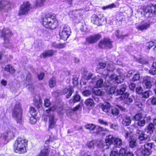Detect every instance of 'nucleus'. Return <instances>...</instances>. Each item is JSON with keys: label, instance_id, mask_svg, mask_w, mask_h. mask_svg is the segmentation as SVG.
Returning a JSON list of instances; mask_svg holds the SVG:
<instances>
[{"label": "nucleus", "instance_id": "1", "mask_svg": "<svg viewBox=\"0 0 156 156\" xmlns=\"http://www.w3.org/2000/svg\"><path fill=\"white\" fill-rule=\"evenodd\" d=\"M43 24L47 28L55 29L58 25V21L55 14H48L42 19Z\"/></svg>", "mask_w": 156, "mask_h": 156}, {"label": "nucleus", "instance_id": "2", "mask_svg": "<svg viewBox=\"0 0 156 156\" xmlns=\"http://www.w3.org/2000/svg\"><path fill=\"white\" fill-rule=\"evenodd\" d=\"M56 108L55 105H53L49 109L46 110V112L48 114L45 115L43 116L44 120L46 121L47 119V117L49 119L48 129H53L56 126V122L57 119L55 118V114L53 113H50L51 111H55Z\"/></svg>", "mask_w": 156, "mask_h": 156}, {"label": "nucleus", "instance_id": "3", "mask_svg": "<svg viewBox=\"0 0 156 156\" xmlns=\"http://www.w3.org/2000/svg\"><path fill=\"white\" fill-rule=\"evenodd\" d=\"M28 140L23 138H18L14 144V150L16 153L20 154L26 153Z\"/></svg>", "mask_w": 156, "mask_h": 156}, {"label": "nucleus", "instance_id": "4", "mask_svg": "<svg viewBox=\"0 0 156 156\" xmlns=\"http://www.w3.org/2000/svg\"><path fill=\"white\" fill-rule=\"evenodd\" d=\"M12 117L17 123H20L21 122L22 109L19 102L16 103L12 109Z\"/></svg>", "mask_w": 156, "mask_h": 156}, {"label": "nucleus", "instance_id": "5", "mask_svg": "<svg viewBox=\"0 0 156 156\" xmlns=\"http://www.w3.org/2000/svg\"><path fill=\"white\" fill-rule=\"evenodd\" d=\"M115 140V138L112 135H109L106 137L105 142L100 141L98 144V146L104 151L105 150L108 148L111 144L114 143Z\"/></svg>", "mask_w": 156, "mask_h": 156}, {"label": "nucleus", "instance_id": "6", "mask_svg": "<svg viewBox=\"0 0 156 156\" xmlns=\"http://www.w3.org/2000/svg\"><path fill=\"white\" fill-rule=\"evenodd\" d=\"M12 34L10 30L8 28H4L0 30V35L1 37H3L5 41L4 44L5 47L10 48L11 47V44L9 43V37Z\"/></svg>", "mask_w": 156, "mask_h": 156}, {"label": "nucleus", "instance_id": "7", "mask_svg": "<svg viewBox=\"0 0 156 156\" xmlns=\"http://www.w3.org/2000/svg\"><path fill=\"white\" fill-rule=\"evenodd\" d=\"M59 34L60 39L66 40L71 35V32L70 27L68 25L65 24L62 26Z\"/></svg>", "mask_w": 156, "mask_h": 156}, {"label": "nucleus", "instance_id": "8", "mask_svg": "<svg viewBox=\"0 0 156 156\" xmlns=\"http://www.w3.org/2000/svg\"><path fill=\"white\" fill-rule=\"evenodd\" d=\"M143 11L144 16L147 18L151 17L155 15V7L153 5H148L143 8Z\"/></svg>", "mask_w": 156, "mask_h": 156}, {"label": "nucleus", "instance_id": "9", "mask_svg": "<svg viewBox=\"0 0 156 156\" xmlns=\"http://www.w3.org/2000/svg\"><path fill=\"white\" fill-rule=\"evenodd\" d=\"M101 35L98 34L90 36L86 38V41L84 43V44H86L95 43L101 38Z\"/></svg>", "mask_w": 156, "mask_h": 156}, {"label": "nucleus", "instance_id": "10", "mask_svg": "<svg viewBox=\"0 0 156 156\" xmlns=\"http://www.w3.org/2000/svg\"><path fill=\"white\" fill-rule=\"evenodd\" d=\"M112 42L109 38H105L99 42L98 46L101 48H110L112 47Z\"/></svg>", "mask_w": 156, "mask_h": 156}, {"label": "nucleus", "instance_id": "11", "mask_svg": "<svg viewBox=\"0 0 156 156\" xmlns=\"http://www.w3.org/2000/svg\"><path fill=\"white\" fill-rule=\"evenodd\" d=\"M152 143H147L145 144L142 147L141 151L142 154L144 156H148L152 153L151 149L153 145Z\"/></svg>", "mask_w": 156, "mask_h": 156}, {"label": "nucleus", "instance_id": "12", "mask_svg": "<svg viewBox=\"0 0 156 156\" xmlns=\"http://www.w3.org/2000/svg\"><path fill=\"white\" fill-rule=\"evenodd\" d=\"M136 135L138 139L141 141H145L148 138L150 137V134H145L142 130L139 129L136 130Z\"/></svg>", "mask_w": 156, "mask_h": 156}, {"label": "nucleus", "instance_id": "13", "mask_svg": "<svg viewBox=\"0 0 156 156\" xmlns=\"http://www.w3.org/2000/svg\"><path fill=\"white\" fill-rule=\"evenodd\" d=\"M30 4L29 2H24L23 4L21 6L19 14L24 15L27 13L30 9Z\"/></svg>", "mask_w": 156, "mask_h": 156}, {"label": "nucleus", "instance_id": "14", "mask_svg": "<svg viewBox=\"0 0 156 156\" xmlns=\"http://www.w3.org/2000/svg\"><path fill=\"white\" fill-rule=\"evenodd\" d=\"M116 107L111 108L110 113L108 115H113L114 116L117 115H119V109L121 110L124 111L126 110L125 108L124 107L119 105H117Z\"/></svg>", "mask_w": 156, "mask_h": 156}, {"label": "nucleus", "instance_id": "15", "mask_svg": "<svg viewBox=\"0 0 156 156\" xmlns=\"http://www.w3.org/2000/svg\"><path fill=\"white\" fill-rule=\"evenodd\" d=\"M10 4L9 2L5 0L0 1V12L5 11L9 8Z\"/></svg>", "mask_w": 156, "mask_h": 156}, {"label": "nucleus", "instance_id": "16", "mask_svg": "<svg viewBox=\"0 0 156 156\" xmlns=\"http://www.w3.org/2000/svg\"><path fill=\"white\" fill-rule=\"evenodd\" d=\"M74 91L72 87L70 86H68L62 90V93L63 94H65L68 93V94L66 96V98L68 99L70 97L72 93L74 92Z\"/></svg>", "mask_w": 156, "mask_h": 156}, {"label": "nucleus", "instance_id": "17", "mask_svg": "<svg viewBox=\"0 0 156 156\" xmlns=\"http://www.w3.org/2000/svg\"><path fill=\"white\" fill-rule=\"evenodd\" d=\"M56 51L52 50H48L44 51L40 55L41 58H45L46 57H50L54 55Z\"/></svg>", "mask_w": 156, "mask_h": 156}, {"label": "nucleus", "instance_id": "18", "mask_svg": "<svg viewBox=\"0 0 156 156\" xmlns=\"http://www.w3.org/2000/svg\"><path fill=\"white\" fill-rule=\"evenodd\" d=\"M91 21L94 24L100 26L101 25L102 21L101 18L97 15L94 14L91 18Z\"/></svg>", "mask_w": 156, "mask_h": 156}, {"label": "nucleus", "instance_id": "19", "mask_svg": "<svg viewBox=\"0 0 156 156\" xmlns=\"http://www.w3.org/2000/svg\"><path fill=\"white\" fill-rule=\"evenodd\" d=\"M101 108L102 111L104 112L109 114L111 108L110 104L107 102L102 104Z\"/></svg>", "mask_w": 156, "mask_h": 156}, {"label": "nucleus", "instance_id": "20", "mask_svg": "<svg viewBox=\"0 0 156 156\" xmlns=\"http://www.w3.org/2000/svg\"><path fill=\"white\" fill-rule=\"evenodd\" d=\"M110 78L111 79L114 80L118 83L123 82L124 80V79L122 76H117L114 74H112L110 76Z\"/></svg>", "mask_w": 156, "mask_h": 156}, {"label": "nucleus", "instance_id": "21", "mask_svg": "<svg viewBox=\"0 0 156 156\" xmlns=\"http://www.w3.org/2000/svg\"><path fill=\"white\" fill-rule=\"evenodd\" d=\"M15 131V129L14 130L12 129V130H10L8 131L6 133L2 135V137L5 139H6L8 138H12L14 136Z\"/></svg>", "mask_w": 156, "mask_h": 156}, {"label": "nucleus", "instance_id": "22", "mask_svg": "<svg viewBox=\"0 0 156 156\" xmlns=\"http://www.w3.org/2000/svg\"><path fill=\"white\" fill-rule=\"evenodd\" d=\"M114 70V67L112 63H109L108 64L106 70L104 71L103 73V75L105 76L108 75V73L109 72L113 71Z\"/></svg>", "mask_w": 156, "mask_h": 156}, {"label": "nucleus", "instance_id": "23", "mask_svg": "<svg viewBox=\"0 0 156 156\" xmlns=\"http://www.w3.org/2000/svg\"><path fill=\"white\" fill-rule=\"evenodd\" d=\"M127 86L125 84H123L121 85L119 89H117L116 90V95H122L125 93L124 92L126 91Z\"/></svg>", "mask_w": 156, "mask_h": 156}, {"label": "nucleus", "instance_id": "24", "mask_svg": "<svg viewBox=\"0 0 156 156\" xmlns=\"http://www.w3.org/2000/svg\"><path fill=\"white\" fill-rule=\"evenodd\" d=\"M127 86L125 84H123L121 85L119 89H117L116 90V95H122L125 93L124 92L126 91Z\"/></svg>", "mask_w": 156, "mask_h": 156}, {"label": "nucleus", "instance_id": "25", "mask_svg": "<svg viewBox=\"0 0 156 156\" xmlns=\"http://www.w3.org/2000/svg\"><path fill=\"white\" fill-rule=\"evenodd\" d=\"M129 93L126 92L121 96V97L122 100L125 99L126 101V103L127 104H129V103L133 102V99L130 97H129Z\"/></svg>", "mask_w": 156, "mask_h": 156}, {"label": "nucleus", "instance_id": "26", "mask_svg": "<svg viewBox=\"0 0 156 156\" xmlns=\"http://www.w3.org/2000/svg\"><path fill=\"white\" fill-rule=\"evenodd\" d=\"M150 23L148 22H147L142 23L141 24L139 25L137 27V29L138 30L142 31L144 30H147L150 27Z\"/></svg>", "mask_w": 156, "mask_h": 156}, {"label": "nucleus", "instance_id": "27", "mask_svg": "<svg viewBox=\"0 0 156 156\" xmlns=\"http://www.w3.org/2000/svg\"><path fill=\"white\" fill-rule=\"evenodd\" d=\"M154 129L155 127L154 125L152 123H150L147 127V130H146L145 133H147L148 135L150 134V137L151 136V134L153 132Z\"/></svg>", "mask_w": 156, "mask_h": 156}, {"label": "nucleus", "instance_id": "28", "mask_svg": "<svg viewBox=\"0 0 156 156\" xmlns=\"http://www.w3.org/2000/svg\"><path fill=\"white\" fill-rule=\"evenodd\" d=\"M131 122L130 117L127 115L124 116L123 118L122 124L124 126H127L130 124Z\"/></svg>", "mask_w": 156, "mask_h": 156}, {"label": "nucleus", "instance_id": "29", "mask_svg": "<svg viewBox=\"0 0 156 156\" xmlns=\"http://www.w3.org/2000/svg\"><path fill=\"white\" fill-rule=\"evenodd\" d=\"M83 76L84 79L88 80L91 78L93 79L94 78V74L91 73H88L87 71H85L83 73Z\"/></svg>", "mask_w": 156, "mask_h": 156}, {"label": "nucleus", "instance_id": "30", "mask_svg": "<svg viewBox=\"0 0 156 156\" xmlns=\"http://www.w3.org/2000/svg\"><path fill=\"white\" fill-rule=\"evenodd\" d=\"M143 82L145 83L146 87L147 88H150L152 86L151 78L149 77L145 78L143 80Z\"/></svg>", "mask_w": 156, "mask_h": 156}, {"label": "nucleus", "instance_id": "31", "mask_svg": "<svg viewBox=\"0 0 156 156\" xmlns=\"http://www.w3.org/2000/svg\"><path fill=\"white\" fill-rule=\"evenodd\" d=\"M92 95L97 96H102L103 92L97 88H95L92 90Z\"/></svg>", "mask_w": 156, "mask_h": 156}, {"label": "nucleus", "instance_id": "32", "mask_svg": "<svg viewBox=\"0 0 156 156\" xmlns=\"http://www.w3.org/2000/svg\"><path fill=\"white\" fill-rule=\"evenodd\" d=\"M39 154L41 156H48L49 152L48 148L44 147V149L41 150Z\"/></svg>", "mask_w": 156, "mask_h": 156}, {"label": "nucleus", "instance_id": "33", "mask_svg": "<svg viewBox=\"0 0 156 156\" xmlns=\"http://www.w3.org/2000/svg\"><path fill=\"white\" fill-rule=\"evenodd\" d=\"M85 104L87 107H92L94 105V102L93 100L90 98L86 100L85 101Z\"/></svg>", "mask_w": 156, "mask_h": 156}, {"label": "nucleus", "instance_id": "34", "mask_svg": "<svg viewBox=\"0 0 156 156\" xmlns=\"http://www.w3.org/2000/svg\"><path fill=\"white\" fill-rule=\"evenodd\" d=\"M53 47L58 49L66 47L65 44H56L55 42H53L51 44Z\"/></svg>", "mask_w": 156, "mask_h": 156}, {"label": "nucleus", "instance_id": "35", "mask_svg": "<svg viewBox=\"0 0 156 156\" xmlns=\"http://www.w3.org/2000/svg\"><path fill=\"white\" fill-rule=\"evenodd\" d=\"M122 140L119 138H115L114 143V145L117 147H119L122 145Z\"/></svg>", "mask_w": 156, "mask_h": 156}, {"label": "nucleus", "instance_id": "36", "mask_svg": "<svg viewBox=\"0 0 156 156\" xmlns=\"http://www.w3.org/2000/svg\"><path fill=\"white\" fill-rule=\"evenodd\" d=\"M124 133L125 138L128 140H129L130 139L133 138V134L130 131L125 130L124 131Z\"/></svg>", "mask_w": 156, "mask_h": 156}, {"label": "nucleus", "instance_id": "37", "mask_svg": "<svg viewBox=\"0 0 156 156\" xmlns=\"http://www.w3.org/2000/svg\"><path fill=\"white\" fill-rule=\"evenodd\" d=\"M96 133L97 134H100L101 132H106L107 129L100 126H97L96 127Z\"/></svg>", "mask_w": 156, "mask_h": 156}, {"label": "nucleus", "instance_id": "38", "mask_svg": "<svg viewBox=\"0 0 156 156\" xmlns=\"http://www.w3.org/2000/svg\"><path fill=\"white\" fill-rule=\"evenodd\" d=\"M49 86L51 88L54 87L56 85L55 79L54 77L50 79L49 81Z\"/></svg>", "mask_w": 156, "mask_h": 156}, {"label": "nucleus", "instance_id": "39", "mask_svg": "<svg viewBox=\"0 0 156 156\" xmlns=\"http://www.w3.org/2000/svg\"><path fill=\"white\" fill-rule=\"evenodd\" d=\"M32 76L30 73H28L26 76V81L28 82V83H26L27 85H30L32 87V82L31 81V78Z\"/></svg>", "mask_w": 156, "mask_h": 156}, {"label": "nucleus", "instance_id": "40", "mask_svg": "<svg viewBox=\"0 0 156 156\" xmlns=\"http://www.w3.org/2000/svg\"><path fill=\"white\" fill-rule=\"evenodd\" d=\"M152 67L153 68L152 69L150 70L149 71V73L150 74L152 75H154L156 74L155 71L156 70V62H154Z\"/></svg>", "mask_w": 156, "mask_h": 156}, {"label": "nucleus", "instance_id": "41", "mask_svg": "<svg viewBox=\"0 0 156 156\" xmlns=\"http://www.w3.org/2000/svg\"><path fill=\"white\" fill-rule=\"evenodd\" d=\"M129 146L131 147H134L136 145V140L133 138H131L129 140Z\"/></svg>", "mask_w": 156, "mask_h": 156}, {"label": "nucleus", "instance_id": "42", "mask_svg": "<svg viewBox=\"0 0 156 156\" xmlns=\"http://www.w3.org/2000/svg\"><path fill=\"white\" fill-rule=\"evenodd\" d=\"M96 127L95 125L92 123L87 124L85 126L86 128L91 130H94Z\"/></svg>", "mask_w": 156, "mask_h": 156}, {"label": "nucleus", "instance_id": "43", "mask_svg": "<svg viewBox=\"0 0 156 156\" xmlns=\"http://www.w3.org/2000/svg\"><path fill=\"white\" fill-rule=\"evenodd\" d=\"M116 7V5L114 3H112L110 5H108L103 6L102 7V9L103 10H105L108 9H111L113 8H115Z\"/></svg>", "mask_w": 156, "mask_h": 156}, {"label": "nucleus", "instance_id": "44", "mask_svg": "<svg viewBox=\"0 0 156 156\" xmlns=\"http://www.w3.org/2000/svg\"><path fill=\"white\" fill-rule=\"evenodd\" d=\"M73 102L74 103H76L80 101L81 99L80 96L77 93L75 95L73 96Z\"/></svg>", "mask_w": 156, "mask_h": 156}, {"label": "nucleus", "instance_id": "45", "mask_svg": "<svg viewBox=\"0 0 156 156\" xmlns=\"http://www.w3.org/2000/svg\"><path fill=\"white\" fill-rule=\"evenodd\" d=\"M29 112L32 116H36L37 115L36 110L35 108L33 107H30Z\"/></svg>", "mask_w": 156, "mask_h": 156}, {"label": "nucleus", "instance_id": "46", "mask_svg": "<svg viewBox=\"0 0 156 156\" xmlns=\"http://www.w3.org/2000/svg\"><path fill=\"white\" fill-rule=\"evenodd\" d=\"M126 150L124 148H122L119 153V156H124L126 154Z\"/></svg>", "mask_w": 156, "mask_h": 156}, {"label": "nucleus", "instance_id": "47", "mask_svg": "<svg viewBox=\"0 0 156 156\" xmlns=\"http://www.w3.org/2000/svg\"><path fill=\"white\" fill-rule=\"evenodd\" d=\"M106 64L105 62H99L98 65L97 66V68L98 69H104L106 67Z\"/></svg>", "mask_w": 156, "mask_h": 156}, {"label": "nucleus", "instance_id": "48", "mask_svg": "<svg viewBox=\"0 0 156 156\" xmlns=\"http://www.w3.org/2000/svg\"><path fill=\"white\" fill-rule=\"evenodd\" d=\"M118 155L119 153L117 150L113 149L111 150L110 156H118Z\"/></svg>", "mask_w": 156, "mask_h": 156}, {"label": "nucleus", "instance_id": "49", "mask_svg": "<svg viewBox=\"0 0 156 156\" xmlns=\"http://www.w3.org/2000/svg\"><path fill=\"white\" fill-rule=\"evenodd\" d=\"M95 143L96 142L95 141L92 140L88 142L87 143V145L89 148H92L94 147Z\"/></svg>", "mask_w": 156, "mask_h": 156}, {"label": "nucleus", "instance_id": "50", "mask_svg": "<svg viewBox=\"0 0 156 156\" xmlns=\"http://www.w3.org/2000/svg\"><path fill=\"white\" fill-rule=\"evenodd\" d=\"M142 117V115L141 114L138 113L136 114L134 117L133 118L134 120L136 121L140 120Z\"/></svg>", "mask_w": 156, "mask_h": 156}, {"label": "nucleus", "instance_id": "51", "mask_svg": "<svg viewBox=\"0 0 156 156\" xmlns=\"http://www.w3.org/2000/svg\"><path fill=\"white\" fill-rule=\"evenodd\" d=\"M116 89L115 87H111L109 92L111 94H115L116 95Z\"/></svg>", "mask_w": 156, "mask_h": 156}, {"label": "nucleus", "instance_id": "52", "mask_svg": "<svg viewBox=\"0 0 156 156\" xmlns=\"http://www.w3.org/2000/svg\"><path fill=\"white\" fill-rule=\"evenodd\" d=\"M82 94L83 95L86 96H88L91 94V92L88 90H86L84 91Z\"/></svg>", "mask_w": 156, "mask_h": 156}, {"label": "nucleus", "instance_id": "53", "mask_svg": "<svg viewBox=\"0 0 156 156\" xmlns=\"http://www.w3.org/2000/svg\"><path fill=\"white\" fill-rule=\"evenodd\" d=\"M119 31L118 30H116V36L118 38L122 39L123 38L127 36V35H120L119 34Z\"/></svg>", "mask_w": 156, "mask_h": 156}, {"label": "nucleus", "instance_id": "54", "mask_svg": "<svg viewBox=\"0 0 156 156\" xmlns=\"http://www.w3.org/2000/svg\"><path fill=\"white\" fill-rule=\"evenodd\" d=\"M136 91L137 94H140L143 93V90L141 87H138L136 88Z\"/></svg>", "mask_w": 156, "mask_h": 156}, {"label": "nucleus", "instance_id": "55", "mask_svg": "<svg viewBox=\"0 0 156 156\" xmlns=\"http://www.w3.org/2000/svg\"><path fill=\"white\" fill-rule=\"evenodd\" d=\"M36 116H32L30 118V122L31 123L34 124L36 122L37 120L35 118Z\"/></svg>", "mask_w": 156, "mask_h": 156}, {"label": "nucleus", "instance_id": "56", "mask_svg": "<svg viewBox=\"0 0 156 156\" xmlns=\"http://www.w3.org/2000/svg\"><path fill=\"white\" fill-rule=\"evenodd\" d=\"M137 61L142 64H147V61L143 58H137Z\"/></svg>", "mask_w": 156, "mask_h": 156}, {"label": "nucleus", "instance_id": "57", "mask_svg": "<svg viewBox=\"0 0 156 156\" xmlns=\"http://www.w3.org/2000/svg\"><path fill=\"white\" fill-rule=\"evenodd\" d=\"M44 105L46 107H49L51 105V103L49 100L48 99L45 100L44 101Z\"/></svg>", "mask_w": 156, "mask_h": 156}, {"label": "nucleus", "instance_id": "58", "mask_svg": "<svg viewBox=\"0 0 156 156\" xmlns=\"http://www.w3.org/2000/svg\"><path fill=\"white\" fill-rule=\"evenodd\" d=\"M103 81L102 79L98 80L97 82V86L98 87H101L103 84Z\"/></svg>", "mask_w": 156, "mask_h": 156}, {"label": "nucleus", "instance_id": "59", "mask_svg": "<svg viewBox=\"0 0 156 156\" xmlns=\"http://www.w3.org/2000/svg\"><path fill=\"white\" fill-rule=\"evenodd\" d=\"M144 120H139L137 123V125L140 126H143L145 124Z\"/></svg>", "mask_w": 156, "mask_h": 156}, {"label": "nucleus", "instance_id": "60", "mask_svg": "<svg viewBox=\"0 0 156 156\" xmlns=\"http://www.w3.org/2000/svg\"><path fill=\"white\" fill-rule=\"evenodd\" d=\"M140 74H136L134 75L132 78V81H135L138 80L140 78Z\"/></svg>", "mask_w": 156, "mask_h": 156}, {"label": "nucleus", "instance_id": "61", "mask_svg": "<svg viewBox=\"0 0 156 156\" xmlns=\"http://www.w3.org/2000/svg\"><path fill=\"white\" fill-rule=\"evenodd\" d=\"M154 45V43L152 41H151L146 43V46L148 48H151Z\"/></svg>", "mask_w": 156, "mask_h": 156}, {"label": "nucleus", "instance_id": "62", "mask_svg": "<svg viewBox=\"0 0 156 156\" xmlns=\"http://www.w3.org/2000/svg\"><path fill=\"white\" fill-rule=\"evenodd\" d=\"M110 127L111 128L116 130L118 129V125L116 124H112L110 123Z\"/></svg>", "mask_w": 156, "mask_h": 156}, {"label": "nucleus", "instance_id": "63", "mask_svg": "<svg viewBox=\"0 0 156 156\" xmlns=\"http://www.w3.org/2000/svg\"><path fill=\"white\" fill-rule=\"evenodd\" d=\"M142 97L145 98H147L149 96V91H147L143 93L142 94Z\"/></svg>", "mask_w": 156, "mask_h": 156}, {"label": "nucleus", "instance_id": "64", "mask_svg": "<svg viewBox=\"0 0 156 156\" xmlns=\"http://www.w3.org/2000/svg\"><path fill=\"white\" fill-rule=\"evenodd\" d=\"M136 87V85L135 84L133 83H130L129 85V87L130 89L133 91L134 90Z\"/></svg>", "mask_w": 156, "mask_h": 156}]
</instances>
